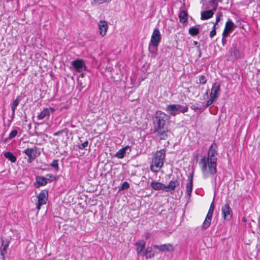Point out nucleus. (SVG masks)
I'll use <instances>...</instances> for the list:
<instances>
[{"instance_id":"nucleus-5","label":"nucleus","mask_w":260,"mask_h":260,"mask_svg":"<svg viewBox=\"0 0 260 260\" xmlns=\"http://www.w3.org/2000/svg\"><path fill=\"white\" fill-rule=\"evenodd\" d=\"M228 59L234 61L243 56L242 51L237 47V44H233L229 51Z\"/></svg>"},{"instance_id":"nucleus-23","label":"nucleus","mask_w":260,"mask_h":260,"mask_svg":"<svg viewBox=\"0 0 260 260\" xmlns=\"http://www.w3.org/2000/svg\"><path fill=\"white\" fill-rule=\"evenodd\" d=\"M129 148L128 146H125L119 150L115 155V156L118 158H123L126 153V150Z\"/></svg>"},{"instance_id":"nucleus-41","label":"nucleus","mask_w":260,"mask_h":260,"mask_svg":"<svg viewBox=\"0 0 260 260\" xmlns=\"http://www.w3.org/2000/svg\"><path fill=\"white\" fill-rule=\"evenodd\" d=\"M46 177H47L46 179L47 180H50L52 179H55V177L52 175L51 174H48L46 175Z\"/></svg>"},{"instance_id":"nucleus-3","label":"nucleus","mask_w":260,"mask_h":260,"mask_svg":"<svg viewBox=\"0 0 260 260\" xmlns=\"http://www.w3.org/2000/svg\"><path fill=\"white\" fill-rule=\"evenodd\" d=\"M165 153L166 151L164 149H161L155 153L150 165V170L152 172L157 173L163 166L165 159Z\"/></svg>"},{"instance_id":"nucleus-45","label":"nucleus","mask_w":260,"mask_h":260,"mask_svg":"<svg viewBox=\"0 0 260 260\" xmlns=\"http://www.w3.org/2000/svg\"><path fill=\"white\" fill-rule=\"evenodd\" d=\"M150 234L149 233H147L145 235V238L146 239H149L150 238Z\"/></svg>"},{"instance_id":"nucleus-6","label":"nucleus","mask_w":260,"mask_h":260,"mask_svg":"<svg viewBox=\"0 0 260 260\" xmlns=\"http://www.w3.org/2000/svg\"><path fill=\"white\" fill-rule=\"evenodd\" d=\"M48 192L47 190L44 189L37 196L38 203L37 204L36 208L39 211L41 209V207L46 204L48 200Z\"/></svg>"},{"instance_id":"nucleus-18","label":"nucleus","mask_w":260,"mask_h":260,"mask_svg":"<svg viewBox=\"0 0 260 260\" xmlns=\"http://www.w3.org/2000/svg\"><path fill=\"white\" fill-rule=\"evenodd\" d=\"M146 243L144 240H139L136 243V251L138 254L143 255L144 249L145 247Z\"/></svg>"},{"instance_id":"nucleus-34","label":"nucleus","mask_w":260,"mask_h":260,"mask_svg":"<svg viewBox=\"0 0 260 260\" xmlns=\"http://www.w3.org/2000/svg\"><path fill=\"white\" fill-rule=\"evenodd\" d=\"M18 134V131L17 129H14L9 134V138L8 139H12L13 138H15ZM7 140V139L5 140V141H6Z\"/></svg>"},{"instance_id":"nucleus-36","label":"nucleus","mask_w":260,"mask_h":260,"mask_svg":"<svg viewBox=\"0 0 260 260\" xmlns=\"http://www.w3.org/2000/svg\"><path fill=\"white\" fill-rule=\"evenodd\" d=\"M222 17V14L221 12H218L217 14H216V22H215V23L214 24H215V25L218 23V22H219L221 19V18Z\"/></svg>"},{"instance_id":"nucleus-11","label":"nucleus","mask_w":260,"mask_h":260,"mask_svg":"<svg viewBox=\"0 0 260 260\" xmlns=\"http://www.w3.org/2000/svg\"><path fill=\"white\" fill-rule=\"evenodd\" d=\"M235 27L233 22L230 19H229L225 23V27L222 32L223 37H228L229 34L235 29Z\"/></svg>"},{"instance_id":"nucleus-42","label":"nucleus","mask_w":260,"mask_h":260,"mask_svg":"<svg viewBox=\"0 0 260 260\" xmlns=\"http://www.w3.org/2000/svg\"><path fill=\"white\" fill-rule=\"evenodd\" d=\"M193 45L198 48V50H200V45L199 43L196 41H193Z\"/></svg>"},{"instance_id":"nucleus-33","label":"nucleus","mask_w":260,"mask_h":260,"mask_svg":"<svg viewBox=\"0 0 260 260\" xmlns=\"http://www.w3.org/2000/svg\"><path fill=\"white\" fill-rule=\"evenodd\" d=\"M216 101V100L211 97H209V99L206 102L205 107L204 108V110L208 107L209 106H211L212 104H213L214 103H215Z\"/></svg>"},{"instance_id":"nucleus-4","label":"nucleus","mask_w":260,"mask_h":260,"mask_svg":"<svg viewBox=\"0 0 260 260\" xmlns=\"http://www.w3.org/2000/svg\"><path fill=\"white\" fill-rule=\"evenodd\" d=\"M187 105L182 106L179 104H172L168 105L166 108V111L171 116H175L179 113H184L188 111Z\"/></svg>"},{"instance_id":"nucleus-10","label":"nucleus","mask_w":260,"mask_h":260,"mask_svg":"<svg viewBox=\"0 0 260 260\" xmlns=\"http://www.w3.org/2000/svg\"><path fill=\"white\" fill-rule=\"evenodd\" d=\"M221 213L224 219L229 220L232 218V212L228 204H226L222 207Z\"/></svg>"},{"instance_id":"nucleus-44","label":"nucleus","mask_w":260,"mask_h":260,"mask_svg":"<svg viewBox=\"0 0 260 260\" xmlns=\"http://www.w3.org/2000/svg\"><path fill=\"white\" fill-rule=\"evenodd\" d=\"M63 129L62 130H61V131H59L56 133H55L53 135L55 136H58L60 133H62L63 132Z\"/></svg>"},{"instance_id":"nucleus-21","label":"nucleus","mask_w":260,"mask_h":260,"mask_svg":"<svg viewBox=\"0 0 260 260\" xmlns=\"http://www.w3.org/2000/svg\"><path fill=\"white\" fill-rule=\"evenodd\" d=\"M151 187L155 190H163L165 191V185L158 182H151Z\"/></svg>"},{"instance_id":"nucleus-32","label":"nucleus","mask_w":260,"mask_h":260,"mask_svg":"<svg viewBox=\"0 0 260 260\" xmlns=\"http://www.w3.org/2000/svg\"><path fill=\"white\" fill-rule=\"evenodd\" d=\"M58 160L57 159H54L50 164V166L54 168L56 171L59 170Z\"/></svg>"},{"instance_id":"nucleus-1","label":"nucleus","mask_w":260,"mask_h":260,"mask_svg":"<svg viewBox=\"0 0 260 260\" xmlns=\"http://www.w3.org/2000/svg\"><path fill=\"white\" fill-rule=\"evenodd\" d=\"M217 148L216 144L214 143H212L209 147L207 156H204L200 162L204 178L208 177V173L211 175L216 173Z\"/></svg>"},{"instance_id":"nucleus-29","label":"nucleus","mask_w":260,"mask_h":260,"mask_svg":"<svg viewBox=\"0 0 260 260\" xmlns=\"http://www.w3.org/2000/svg\"><path fill=\"white\" fill-rule=\"evenodd\" d=\"M200 29L199 28L197 27H190L188 30L189 34L192 36H194L199 34Z\"/></svg>"},{"instance_id":"nucleus-12","label":"nucleus","mask_w":260,"mask_h":260,"mask_svg":"<svg viewBox=\"0 0 260 260\" xmlns=\"http://www.w3.org/2000/svg\"><path fill=\"white\" fill-rule=\"evenodd\" d=\"M98 28L100 36L102 37H104L108 29L107 22L105 20H100L98 23Z\"/></svg>"},{"instance_id":"nucleus-48","label":"nucleus","mask_w":260,"mask_h":260,"mask_svg":"<svg viewBox=\"0 0 260 260\" xmlns=\"http://www.w3.org/2000/svg\"><path fill=\"white\" fill-rule=\"evenodd\" d=\"M242 221L243 222H246V218H245V217H243V218H242Z\"/></svg>"},{"instance_id":"nucleus-26","label":"nucleus","mask_w":260,"mask_h":260,"mask_svg":"<svg viewBox=\"0 0 260 260\" xmlns=\"http://www.w3.org/2000/svg\"><path fill=\"white\" fill-rule=\"evenodd\" d=\"M20 103V100H18V98L16 99L11 104V108L12 111V116L13 117L15 115V111L17 107L18 106Z\"/></svg>"},{"instance_id":"nucleus-17","label":"nucleus","mask_w":260,"mask_h":260,"mask_svg":"<svg viewBox=\"0 0 260 260\" xmlns=\"http://www.w3.org/2000/svg\"><path fill=\"white\" fill-rule=\"evenodd\" d=\"M73 67L78 72L82 70L83 67L85 68L84 62L81 59H77L72 62Z\"/></svg>"},{"instance_id":"nucleus-31","label":"nucleus","mask_w":260,"mask_h":260,"mask_svg":"<svg viewBox=\"0 0 260 260\" xmlns=\"http://www.w3.org/2000/svg\"><path fill=\"white\" fill-rule=\"evenodd\" d=\"M157 46H154L153 45V44H151L150 43H149V51L154 56L155 55L156 52H157Z\"/></svg>"},{"instance_id":"nucleus-25","label":"nucleus","mask_w":260,"mask_h":260,"mask_svg":"<svg viewBox=\"0 0 260 260\" xmlns=\"http://www.w3.org/2000/svg\"><path fill=\"white\" fill-rule=\"evenodd\" d=\"M5 158L9 159L11 162H15L16 161V157L11 152H6L4 154Z\"/></svg>"},{"instance_id":"nucleus-46","label":"nucleus","mask_w":260,"mask_h":260,"mask_svg":"<svg viewBox=\"0 0 260 260\" xmlns=\"http://www.w3.org/2000/svg\"><path fill=\"white\" fill-rule=\"evenodd\" d=\"M210 208L213 210L214 209V205L213 202H212V203L211 204Z\"/></svg>"},{"instance_id":"nucleus-47","label":"nucleus","mask_w":260,"mask_h":260,"mask_svg":"<svg viewBox=\"0 0 260 260\" xmlns=\"http://www.w3.org/2000/svg\"><path fill=\"white\" fill-rule=\"evenodd\" d=\"M34 159H35V158H30V157H28L27 161L28 162H31L32 161V160Z\"/></svg>"},{"instance_id":"nucleus-38","label":"nucleus","mask_w":260,"mask_h":260,"mask_svg":"<svg viewBox=\"0 0 260 260\" xmlns=\"http://www.w3.org/2000/svg\"><path fill=\"white\" fill-rule=\"evenodd\" d=\"M129 187V183L127 182H124L120 188V190H124V189H127Z\"/></svg>"},{"instance_id":"nucleus-22","label":"nucleus","mask_w":260,"mask_h":260,"mask_svg":"<svg viewBox=\"0 0 260 260\" xmlns=\"http://www.w3.org/2000/svg\"><path fill=\"white\" fill-rule=\"evenodd\" d=\"M37 184L35 185L36 187L38 188L41 186H45L47 183V179L43 176L36 177Z\"/></svg>"},{"instance_id":"nucleus-27","label":"nucleus","mask_w":260,"mask_h":260,"mask_svg":"<svg viewBox=\"0 0 260 260\" xmlns=\"http://www.w3.org/2000/svg\"><path fill=\"white\" fill-rule=\"evenodd\" d=\"M180 21L182 23H185L187 20V13L185 11H182L179 14Z\"/></svg>"},{"instance_id":"nucleus-35","label":"nucleus","mask_w":260,"mask_h":260,"mask_svg":"<svg viewBox=\"0 0 260 260\" xmlns=\"http://www.w3.org/2000/svg\"><path fill=\"white\" fill-rule=\"evenodd\" d=\"M88 145V141L87 140L85 141L83 143H81V144L78 145L77 147L78 149L83 150L85 149L86 147H87Z\"/></svg>"},{"instance_id":"nucleus-40","label":"nucleus","mask_w":260,"mask_h":260,"mask_svg":"<svg viewBox=\"0 0 260 260\" xmlns=\"http://www.w3.org/2000/svg\"><path fill=\"white\" fill-rule=\"evenodd\" d=\"M216 32L215 30V24H214L213 26V29L210 32V35H209L210 37L211 38H213L216 35Z\"/></svg>"},{"instance_id":"nucleus-20","label":"nucleus","mask_w":260,"mask_h":260,"mask_svg":"<svg viewBox=\"0 0 260 260\" xmlns=\"http://www.w3.org/2000/svg\"><path fill=\"white\" fill-rule=\"evenodd\" d=\"M9 245V241L8 240L2 239V247L1 255L3 258H5V255L7 254V250Z\"/></svg>"},{"instance_id":"nucleus-16","label":"nucleus","mask_w":260,"mask_h":260,"mask_svg":"<svg viewBox=\"0 0 260 260\" xmlns=\"http://www.w3.org/2000/svg\"><path fill=\"white\" fill-rule=\"evenodd\" d=\"M153 247L159 250L160 251H171L173 250L172 245L170 244H164L160 245H153Z\"/></svg>"},{"instance_id":"nucleus-14","label":"nucleus","mask_w":260,"mask_h":260,"mask_svg":"<svg viewBox=\"0 0 260 260\" xmlns=\"http://www.w3.org/2000/svg\"><path fill=\"white\" fill-rule=\"evenodd\" d=\"M213 211H214L213 209L209 208L208 213L206 215L205 219L204 222L203 223V224L202 226L203 229H206L210 225L212 215H213Z\"/></svg>"},{"instance_id":"nucleus-28","label":"nucleus","mask_w":260,"mask_h":260,"mask_svg":"<svg viewBox=\"0 0 260 260\" xmlns=\"http://www.w3.org/2000/svg\"><path fill=\"white\" fill-rule=\"evenodd\" d=\"M34 148H27L25 149L24 152L30 158H35L36 156L34 154Z\"/></svg>"},{"instance_id":"nucleus-39","label":"nucleus","mask_w":260,"mask_h":260,"mask_svg":"<svg viewBox=\"0 0 260 260\" xmlns=\"http://www.w3.org/2000/svg\"><path fill=\"white\" fill-rule=\"evenodd\" d=\"M112 0H93L95 3L98 4H103L104 3H109Z\"/></svg>"},{"instance_id":"nucleus-2","label":"nucleus","mask_w":260,"mask_h":260,"mask_svg":"<svg viewBox=\"0 0 260 260\" xmlns=\"http://www.w3.org/2000/svg\"><path fill=\"white\" fill-rule=\"evenodd\" d=\"M168 116L164 112L158 111L153 119L154 133L160 140H166L171 133L168 129Z\"/></svg>"},{"instance_id":"nucleus-19","label":"nucleus","mask_w":260,"mask_h":260,"mask_svg":"<svg viewBox=\"0 0 260 260\" xmlns=\"http://www.w3.org/2000/svg\"><path fill=\"white\" fill-rule=\"evenodd\" d=\"M215 10V9H214V10H209L202 12L201 15V20H207L212 17L214 13V10Z\"/></svg>"},{"instance_id":"nucleus-15","label":"nucleus","mask_w":260,"mask_h":260,"mask_svg":"<svg viewBox=\"0 0 260 260\" xmlns=\"http://www.w3.org/2000/svg\"><path fill=\"white\" fill-rule=\"evenodd\" d=\"M193 173L190 175L187 179V183L186 185V191L187 194L190 197L192 190Z\"/></svg>"},{"instance_id":"nucleus-49","label":"nucleus","mask_w":260,"mask_h":260,"mask_svg":"<svg viewBox=\"0 0 260 260\" xmlns=\"http://www.w3.org/2000/svg\"><path fill=\"white\" fill-rule=\"evenodd\" d=\"M199 57H201V52H200V54H199Z\"/></svg>"},{"instance_id":"nucleus-9","label":"nucleus","mask_w":260,"mask_h":260,"mask_svg":"<svg viewBox=\"0 0 260 260\" xmlns=\"http://www.w3.org/2000/svg\"><path fill=\"white\" fill-rule=\"evenodd\" d=\"M180 185L179 179H176L171 180L168 185H165V191L167 192H173L175 188Z\"/></svg>"},{"instance_id":"nucleus-37","label":"nucleus","mask_w":260,"mask_h":260,"mask_svg":"<svg viewBox=\"0 0 260 260\" xmlns=\"http://www.w3.org/2000/svg\"><path fill=\"white\" fill-rule=\"evenodd\" d=\"M199 82L201 84H205L207 82V79L204 75H201L199 77Z\"/></svg>"},{"instance_id":"nucleus-13","label":"nucleus","mask_w":260,"mask_h":260,"mask_svg":"<svg viewBox=\"0 0 260 260\" xmlns=\"http://www.w3.org/2000/svg\"><path fill=\"white\" fill-rule=\"evenodd\" d=\"M55 111V109L52 107L46 108L41 112L38 115L37 117L39 120H42L45 117H49L50 114Z\"/></svg>"},{"instance_id":"nucleus-8","label":"nucleus","mask_w":260,"mask_h":260,"mask_svg":"<svg viewBox=\"0 0 260 260\" xmlns=\"http://www.w3.org/2000/svg\"><path fill=\"white\" fill-rule=\"evenodd\" d=\"M220 85L219 83L215 82L212 85L209 96L217 100V98L220 96Z\"/></svg>"},{"instance_id":"nucleus-30","label":"nucleus","mask_w":260,"mask_h":260,"mask_svg":"<svg viewBox=\"0 0 260 260\" xmlns=\"http://www.w3.org/2000/svg\"><path fill=\"white\" fill-rule=\"evenodd\" d=\"M190 108L196 112L199 111L201 113L204 110V109H202L200 106V105L199 103H195L194 104L190 106Z\"/></svg>"},{"instance_id":"nucleus-7","label":"nucleus","mask_w":260,"mask_h":260,"mask_svg":"<svg viewBox=\"0 0 260 260\" xmlns=\"http://www.w3.org/2000/svg\"><path fill=\"white\" fill-rule=\"evenodd\" d=\"M161 41V35L158 28L154 29L151 36L150 43L154 46H158Z\"/></svg>"},{"instance_id":"nucleus-43","label":"nucleus","mask_w":260,"mask_h":260,"mask_svg":"<svg viewBox=\"0 0 260 260\" xmlns=\"http://www.w3.org/2000/svg\"><path fill=\"white\" fill-rule=\"evenodd\" d=\"M222 45L224 46L225 45V43H226L225 39H226V38L227 37H223V36L222 35Z\"/></svg>"},{"instance_id":"nucleus-24","label":"nucleus","mask_w":260,"mask_h":260,"mask_svg":"<svg viewBox=\"0 0 260 260\" xmlns=\"http://www.w3.org/2000/svg\"><path fill=\"white\" fill-rule=\"evenodd\" d=\"M143 256H145L146 258H151L155 255L154 252L152 251L151 247H147L143 253Z\"/></svg>"}]
</instances>
